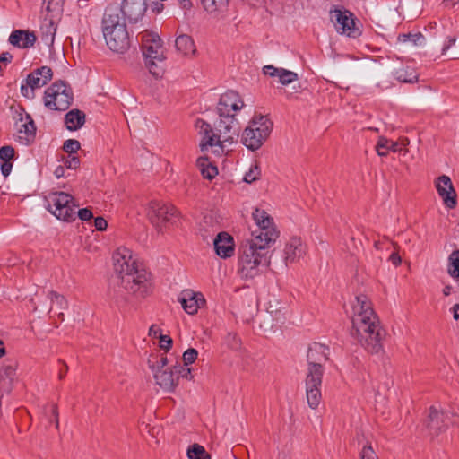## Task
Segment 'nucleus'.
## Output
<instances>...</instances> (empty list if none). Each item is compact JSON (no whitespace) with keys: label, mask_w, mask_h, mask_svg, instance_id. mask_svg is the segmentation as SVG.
I'll list each match as a JSON object with an SVG mask.
<instances>
[{"label":"nucleus","mask_w":459,"mask_h":459,"mask_svg":"<svg viewBox=\"0 0 459 459\" xmlns=\"http://www.w3.org/2000/svg\"><path fill=\"white\" fill-rule=\"evenodd\" d=\"M47 209L58 220L72 221L75 220V208L74 197L65 192H50L45 197Z\"/></svg>","instance_id":"6e6552de"},{"label":"nucleus","mask_w":459,"mask_h":459,"mask_svg":"<svg viewBox=\"0 0 459 459\" xmlns=\"http://www.w3.org/2000/svg\"><path fill=\"white\" fill-rule=\"evenodd\" d=\"M178 2L184 9L189 8L192 5L191 0H178Z\"/></svg>","instance_id":"e2e57ef3"},{"label":"nucleus","mask_w":459,"mask_h":459,"mask_svg":"<svg viewBox=\"0 0 459 459\" xmlns=\"http://www.w3.org/2000/svg\"><path fill=\"white\" fill-rule=\"evenodd\" d=\"M48 13H59L63 11L65 0H44Z\"/></svg>","instance_id":"ea45409f"},{"label":"nucleus","mask_w":459,"mask_h":459,"mask_svg":"<svg viewBox=\"0 0 459 459\" xmlns=\"http://www.w3.org/2000/svg\"><path fill=\"white\" fill-rule=\"evenodd\" d=\"M175 47L182 56H192L196 48L192 38L186 34H181L175 40Z\"/></svg>","instance_id":"cd10ccee"},{"label":"nucleus","mask_w":459,"mask_h":459,"mask_svg":"<svg viewBox=\"0 0 459 459\" xmlns=\"http://www.w3.org/2000/svg\"><path fill=\"white\" fill-rule=\"evenodd\" d=\"M80 143L74 139L66 140L63 145L64 151L69 154L75 153L80 149Z\"/></svg>","instance_id":"a19ab883"},{"label":"nucleus","mask_w":459,"mask_h":459,"mask_svg":"<svg viewBox=\"0 0 459 459\" xmlns=\"http://www.w3.org/2000/svg\"><path fill=\"white\" fill-rule=\"evenodd\" d=\"M359 443L362 446L359 452L360 459H378V456L372 446L371 440L363 435Z\"/></svg>","instance_id":"473e14b6"},{"label":"nucleus","mask_w":459,"mask_h":459,"mask_svg":"<svg viewBox=\"0 0 459 459\" xmlns=\"http://www.w3.org/2000/svg\"><path fill=\"white\" fill-rule=\"evenodd\" d=\"M103 35L108 47L114 52L123 53L130 46L129 35L126 25H118L115 29L104 30Z\"/></svg>","instance_id":"ddd939ff"},{"label":"nucleus","mask_w":459,"mask_h":459,"mask_svg":"<svg viewBox=\"0 0 459 459\" xmlns=\"http://www.w3.org/2000/svg\"><path fill=\"white\" fill-rule=\"evenodd\" d=\"M17 362L8 360L0 367V387L10 392L16 377Z\"/></svg>","instance_id":"a878e982"},{"label":"nucleus","mask_w":459,"mask_h":459,"mask_svg":"<svg viewBox=\"0 0 459 459\" xmlns=\"http://www.w3.org/2000/svg\"><path fill=\"white\" fill-rule=\"evenodd\" d=\"M226 343L232 350H238L240 346V340L234 333H229L226 336Z\"/></svg>","instance_id":"37998d69"},{"label":"nucleus","mask_w":459,"mask_h":459,"mask_svg":"<svg viewBox=\"0 0 459 459\" xmlns=\"http://www.w3.org/2000/svg\"><path fill=\"white\" fill-rule=\"evenodd\" d=\"M160 333H161L160 328L156 325H152L151 327L149 328V336L153 338H160Z\"/></svg>","instance_id":"603ef678"},{"label":"nucleus","mask_w":459,"mask_h":459,"mask_svg":"<svg viewBox=\"0 0 459 459\" xmlns=\"http://www.w3.org/2000/svg\"><path fill=\"white\" fill-rule=\"evenodd\" d=\"M141 37V48L146 67L155 77H160L163 74V63L165 61L164 48L161 39L154 32L144 30L139 34Z\"/></svg>","instance_id":"39448f33"},{"label":"nucleus","mask_w":459,"mask_h":459,"mask_svg":"<svg viewBox=\"0 0 459 459\" xmlns=\"http://www.w3.org/2000/svg\"><path fill=\"white\" fill-rule=\"evenodd\" d=\"M333 18L335 20L336 30L349 37L356 38L360 35L359 27L356 26L353 14L349 11H334Z\"/></svg>","instance_id":"f3484780"},{"label":"nucleus","mask_w":459,"mask_h":459,"mask_svg":"<svg viewBox=\"0 0 459 459\" xmlns=\"http://www.w3.org/2000/svg\"><path fill=\"white\" fill-rule=\"evenodd\" d=\"M459 3V0H443V4L447 8H453Z\"/></svg>","instance_id":"13d9d810"},{"label":"nucleus","mask_w":459,"mask_h":459,"mask_svg":"<svg viewBox=\"0 0 459 459\" xmlns=\"http://www.w3.org/2000/svg\"><path fill=\"white\" fill-rule=\"evenodd\" d=\"M79 164H80V160H79V158L76 156H72V157H70L69 160H67L65 161V166L68 169H76L79 166Z\"/></svg>","instance_id":"3c124183"},{"label":"nucleus","mask_w":459,"mask_h":459,"mask_svg":"<svg viewBox=\"0 0 459 459\" xmlns=\"http://www.w3.org/2000/svg\"><path fill=\"white\" fill-rule=\"evenodd\" d=\"M452 287L450 285L445 286L443 289V294L445 296H449L451 294Z\"/></svg>","instance_id":"338daca9"},{"label":"nucleus","mask_w":459,"mask_h":459,"mask_svg":"<svg viewBox=\"0 0 459 459\" xmlns=\"http://www.w3.org/2000/svg\"><path fill=\"white\" fill-rule=\"evenodd\" d=\"M323 376L318 374H307L306 377V392L308 406L315 410L321 403V385Z\"/></svg>","instance_id":"a211bd4d"},{"label":"nucleus","mask_w":459,"mask_h":459,"mask_svg":"<svg viewBox=\"0 0 459 459\" xmlns=\"http://www.w3.org/2000/svg\"><path fill=\"white\" fill-rule=\"evenodd\" d=\"M94 226L98 230L103 231L107 229L108 222L103 217H97L94 220Z\"/></svg>","instance_id":"8fccbe9b"},{"label":"nucleus","mask_w":459,"mask_h":459,"mask_svg":"<svg viewBox=\"0 0 459 459\" xmlns=\"http://www.w3.org/2000/svg\"><path fill=\"white\" fill-rule=\"evenodd\" d=\"M11 169H12V164L9 161H4V163H2L1 170H2V174L4 177H7L10 174Z\"/></svg>","instance_id":"5fc2aeb1"},{"label":"nucleus","mask_w":459,"mask_h":459,"mask_svg":"<svg viewBox=\"0 0 459 459\" xmlns=\"http://www.w3.org/2000/svg\"><path fill=\"white\" fill-rule=\"evenodd\" d=\"M196 167L199 169L202 176L207 179H212L218 174V169L206 157H199L196 160Z\"/></svg>","instance_id":"7c9ffc66"},{"label":"nucleus","mask_w":459,"mask_h":459,"mask_svg":"<svg viewBox=\"0 0 459 459\" xmlns=\"http://www.w3.org/2000/svg\"><path fill=\"white\" fill-rule=\"evenodd\" d=\"M455 37H447L446 40L444 42V45L442 47L441 54L446 55L447 51L455 45L456 42Z\"/></svg>","instance_id":"de8ad7c7"},{"label":"nucleus","mask_w":459,"mask_h":459,"mask_svg":"<svg viewBox=\"0 0 459 459\" xmlns=\"http://www.w3.org/2000/svg\"><path fill=\"white\" fill-rule=\"evenodd\" d=\"M42 35L41 39L42 40L48 44L50 45L54 41L55 33H56V28L54 27V23L52 21L48 22V24L41 27Z\"/></svg>","instance_id":"e433bc0d"},{"label":"nucleus","mask_w":459,"mask_h":459,"mask_svg":"<svg viewBox=\"0 0 459 459\" xmlns=\"http://www.w3.org/2000/svg\"><path fill=\"white\" fill-rule=\"evenodd\" d=\"M121 7L116 4L108 5L104 13L102 19V30H108L118 27V25H126L120 16Z\"/></svg>","instance_id":"393cba45"},{"label":"nucleus","mask_w":459,"mask_h":459,"mask_svg":"<svg viewBox=\"0 0 459 459\" xmlns=\"http://www.w3.org/2000/svg\"><path fill=\"white\" fill-rule=\"evenodd\" d=\"M398 143H400V149H401L402 147H405V146L409 145L410 141L408 138H401Z\"/></svg>","instance_id":"69168bd1"},{"label":"nucleus","mask_w":459,"mask_h":459,"mask_svg":"<svg viewBox=\"0 0 459 459\" xmlns=\"http://www.w3.org/2000/svg\"><path fill=\"white\" fill-rule=\"evenodd\" d=\"M37 37L33 31L16 30L9 36V43L19 48H29L34 46Z\"/></svg>","instance_id":"b1692460"},{"label":"nucleus","mask_w":459,"mask_h":459,"mask_svg":"<svg viewBox=\"0 0 459 459\" xmlns=\"http://www.w3.org/2000/svg\"><path fill=\"white\" fill-rule=\"evenodd\" d=\"M114 269L119 278V284L128 295L143 297L148 290V273L139 269L132 250L118 247L113 255Z\"/></svg>","instance_id":"7ed1b4c3"},{"label":"nucleus","mask_w":459,"mask_h":459,"mask_svg":"<svg viewBox=\"0 0 459 459\" xmlns=\"http://www.w3.org/2000/svg\"><path fill=\"white\" fill-rule=\"evenodd\" d=\"M389 261L395 266H398L401 262H402V258L401 256L398 255V253L396 252H394L390 255L389 256Z\"/></svg>","instance_id":"864d4df0"},{"label":"nucleus","mask_w":459,"mask_h":459,"mask_svg":"<svg viewBox=\"0 0 459 459\" xmlns=\"http://www.w3.org/2000/svg\"><path fill=\"white\" fill-rule=\"evenodd\" d=\"M65 123L69 131L78 130L85 123V114L79 109H73L65 115Z\"/></svg>","instance_id":"c85d7f7f"},{"label":"nucleus","mask_w":459,"mask_h":459,"mask_svg":"<svg viewBox=\"0 0 459 459\" xmlns=\"http://www.w3.org/2000/svg\"><path fill=\"white\" fill-rule=\"evenodd\" d=\"M178 301L187 314L194 315L204 305V299L201 293L186 290L181 292Z\"/></svg>","instance_id":"412c9836"},{"label":"nucleus","mask_w":459,"mask_h":459,"mask_svg":"<svg viewBox=\"0 0 459 459\" xmlns=\"http://www.w3.org/2000/svg\"><path fill=\"white\" fill-rule=\"evenodd\" d=\"M271 246L249 238L241 243L238 250V273L241 279L251 280L267 265V254Z\"/></svg>","instance_id":"20e7f679"},{"label":"nucleus","mask_w":459,"mask_h":459,"mask_svg":"<svg viewBox=\"0 0 459 459\" xmlns=\"http://www.w3.org/2000/svg\"><path fill=\"white\" fill-rule=\"evenodd\" d=\"M273 126V124L268 117L255 116L242 134L243 144L251 151L258 150L269 137Z\"/></svg>","instance_id":"423d86ee"},{"label":"nucleus","mask_w":459,"mask_h":459,"mask_svg":"<svg viewBox=\"0 0 459 459\" xmlns=\"http://www.w3.org/2000/svg\"><path fill=\"white\" fill-rule=\"evenodd\" d=\"M65 169L62 166H58L55 170V175L56 178H61L64 176Z\"/></svg>","instance_id":"052dcab7"},{"label":"nucleus","mask_w":459,"mask_h":459,"mask_svg":"<svg viewBox=\"0 0 459 459\" xmlns=\"http://www.w3.org/2000/svg\"><path fill=\"white\" fill-rule=\"evenodd\" d=\"M73 101V93L63 82H55L45 91L44 104L53 110H66Z\"/></svg>","instance_id":"1a4fd4ad"},{"label":"nucleus","mask_w":459,"mask_h":459,"mask_svg":"<svg viewBox=\"0 0 459 459\" xmlns=\"http://www.w3.org/2000/svg\"><path fill=\"white\" fill-rule=\"evenodd\" d=\"M398 42L403 44L411 43L412 46H421L425 42V38L420 32L400 34L397 38Z\"/></svg>","instance_id":"72a5a7b5"},{"label":"nucleus","mask_w":459,"mask_h":459,"mask_svg":"<svg viewBox=\"0 0 459 459\" xmlns=\"http://www.w3.org/2000/svg\"><path fill=\"white\" fill-rule=\"evenodd\" d=\"M12 59V56L9 53H2L0 55V62H10Z\"/></svg>","instance_id":"bf43d9fd"},{"label":"nucleus","mask_w":459,"mask_h":459,"mask_svg":"<svg viewBox=\"0 0 459 459\" xmlns=\"http://www.w3.org/2000/svg\"><path fill=\"white\" fill-rule=\"evenodd\" d=\"M394 77L401 82L413 83L418 81V74L411 66H402L394 71Z\"/></svg>","instance_id":"2f4dec72"},{"label":"nucleus","mask_w":459,"mask_h":459,"mask_svg":"<svg viewBox=\"0 0 459 459\" xmlns=\"http://www.w3.org/2000/svg\"><path fill=\"white\" fill-rule=\"evenodd\" d=\"M329 348L322 343H313L307 351L308 368L307 374L316 373L323 376L324 369L322 363L328 359Z\"/></svg>","instance_id":"4468645a"},{"label":"nucleus","mask_w":459,"mask_h":459,"mask_svg":"<svg viewBox=\"0 0 459 459\" xmlns=\"http://www.w3.org/2000/svg\"><path fill=\"white\" fill-rule=\"evenodd\" d=\"M185 370L181 364H177L171 368L157 370L153 372L155 382L163 390L172 392L178 384L182 371Z\"/></svg>","instance_id":"2eb2a0df"},{"label":"nucleus","mask_w":459,"mask_h":459,"mask_svg":"<svg viewBox=\"0 0 459 459\" xmlns=\"http://www.w3.org/2000/svg\"><path fill=\"white\" fill-rule=\"evenodd\" d=\"M14 155V150L11 146H3L0 148V159L4 161H9Z\"/></svg>","instance_id":"c03bdc74"},{"label":"nucleus","mask_w":459,"mask_h":459,"mask_svg":"<svg viewBox=\"0 0 459 459\" xmlns=\"http://www.w3.org/2000/svg\"><path fill=\"white\" fill-rule=\"evenodd\" d=\"M245 103L240 95L235 91H227L223 93L217 105L219 120L215 124V131L210 124L204 119L195 120V127L203 136L200 149L205 152L208 147H213V152L221 156L226 150V143L232 144L234 138L239 132V122L236 118V112L241 110Z\"/></svg>","instance_id":"f257e3e1"},{"label":"nucleus","mask_w":459,"mask_h":459,"mask_svg":"<svg viewBox=\"0 0 459 459\" xmlns=\"http://www.w3.org/2000/svg\"><path fill=\"white\" fill-rule=\"evenodd\" d=\"M435 187L444 205L447 209H455L457 205V194L451 178L446 175L439 176L435 181Z\"/></svg>","instance_id":"dca6fc26"},{"label":"nucleus","mask_w":459,"mask_h":459,"mask_svg":"<svg viewBox=\"0 0 459 459\" xmlns=\"http://www.w3.org/2000/svg\"><path fill=\"white\" fill-rule=\"evenodd\" d=\"M52 413L56 417V427L58 428L59 422H58V419H57L58 412H57L56 405H53V407H52Z\"/></svg>","instance_id":"0e129e2a"},{"label":"nucleus","mask_w":459,"mask_h":459,"mask_svg":"<svg viewBox=\"0 0 459 459\" xmlns=\"http://www.w3.org/2000/svg\"><path fill=\"white\" fill-rule=\"evenodd\" d=\"M59 363L62 365V368L58 372V378L62 380L68 371V366L62 360H59Z\"/></svg>","instance_id":"6e6d98bb"},{"label":"nucleus","mask_w":459,"mask_h":459,"mask_svg":"<svg viewBox=\"0 0 459 459\" xmlns=\"http://www.w3.org/2000/svg\"><path fill=\"white\" fill-rule=\"evenodd\" d=\"M147 6V0H122L121 11L129 22H137L143 17Z\"/></svg>","instance_id":"6ab92c4d"},{"label":"nucleus","mask_w":459,"mask_h":459,"mask_svg":"<svg viewBox=\"0 0 459 459\" xmlns=\"http://www.w3.org/2000/svg\"><path fill=\"white\" fill-rule=\"evenodd\" d=\"M306 254V247L300 238H290L283 248L285 265L298 262Z\"/></svg>","instance_id":"aec40b11"},{"label":"nucleus","mask_w":459,"mask_h":459,"mask_svg":"<svg viewBox=\"0 0 459 459\" xmlns=\"http://www.w3.org/2000/svg\"><path fill=\"white\" fill-rule=\"evenodd\" d=\"M263 71L265 75L277 77L279 79V82L282 85H288L299 80L297 73L284 68L274 67L272 65L264 66Z\"/></svg>","instance_id":"bb28decb"},{"label":"nucleus","mask_w":459,"mask_h":459,"mask_svg":"<svg viewBox=\"0 0 459 459\" xmlns=\"http://www.w3.org/2000/svg\"><path fill=\"white\" fill-rule=\"evenodd\" d=\"M198 356V351L194 348L187 349L183 353V361L186 366L194 363Z\"/></svg>","instance_id":"79ce46f5"},{"label":"nucleus","mask_w":459,"mask_h":459,"mask_svg":"<svg viewBox=\"0 0 459 459\" xmlns=\"http://www.w3.org/2000/svg\"><path fill=\"white\" fill-rule=\"evenodd\" d=\"M160 347L169 351L172 346V339L169 335L160 333Z\"/></svg>","instance_id":"a18cd8bd"},{"label":"nucleus","mask_w":459,"mask_h":459,"mask_svg":"<svg viewBox=\"0 0 459 459\" xmlns=\"http://www.w3.org/2000/svg\"><path fill=\"white\" fill-rule=\"evenodd\" d=\"M252 218L256 228L251 231L248 238L261 244L272 246L279 238V230H277L273 219L263 209L255 208L252 212Z\"/></svg>","instance_id":"0eeeda50"},{"label":"nucleus","mask_w":459,"mask_h":459,"mask_svg":"<svg viewBox=\"0 0 459 459\" xmlns=\"http://www.w3.org/2000/svg\"><path fill=\"white\" fill-rule=\"evenodd\" d=\"M261 177V169L257 163L252 164L249 170L246 172L243 180L246 183L251 184L258 180Z\"/></svg>","instance_id":"58836bf2"},{"label":"nucleus","mask_w":459,"mask_h":459,"mask_svg":"<svg viewBox=\"0 0 459 459\" xmlns=\"http://www.w3.org/2000/svg\"><path fill=\"white\" fill-rule=\"evenodd\" d=\"M52 70L48 66H42L30 74L25 82L21 85V93L27 99L35 97L34 91L46 85L52 78Z\"/></svg>","instance_id":"f8f14e48"},{"label":"nucleus","mask_w":459,"mask_h":459,"mask_svg":"<svg viewBox=\"0 0 459 459\" xmlns=\"http://www.w3.org/2000/svg\"><path fill=\"white\" fill-rule=\"evenodd\" d=\"M453 314H454V318L455 320H458L459 319V304H455L453 308Z\"/></svg>","instance_id":"680f3d73"},{"label":"nucleus","mask_w":459,"mask_h":459,"mask_svg":"<svg viewBox=\"0 0 459 459\" xmlns=\"http://www.w3.org/2000/svg\"><path fill=\"white\" fill-rule=\"evenodd\" d=\"M376 151L379 156L385 157L389 152H396L400 151V143L381 136L377 143Z\"/></svg>","instance_id":"c756f323"},{"label":"nucleus","mask_w":459,"mask_h":459,"mask_svg":"<svg viewBox=\"0 0 459 459\" xmlns=\"http://www.w3.org/2000/svg\"><path fill=\"white\" fill-rule=\"evenodd\" d=\"M5 353V349L4 347V343L2 341H0V358L4 356Z\"/></svg>","instance_id":"774afa93"},{"label":"nucleus","mask_w":459,"mask_h":459,"mask_svg":"<svg viewBox=\"0 0 459 459\" xmlns=\"http://www.w3.org/2000/svg\"><path fill=\"white\" fill-rule=\"evenodd\" d=\"M229 0H201L202 5L208 13H213L223 11Z\"/></svg>","instance_id":"f704fd0d"},{"label":"nucleus","mask_w":459,"mask_h":459,"mask_svg":"<svg viewBox=\"0 0 459 459\" xmlns=\"http://www.w3.org/2000/svg\"><path fill=\"white\" fill-rule=\"evenodd\" d=\"M446 419L447 416L444 412L431 407L426 423L429 433L431 435H437L443 431L447 427Z\"/></svg>","instance_id":"5701e85b"},{"label":"nucleus","mask_w":459,"mask_h":459,"mask_svg":"<svg viewBox=\"0 0 459 459\" xmlns=\"http://www.w3.org/2000/svg\"><path fill=\"white\" fill-rule=\"evenodd\" d=\"M117 302H126L127 301V298L124 295V293L122 292L121 290H118L117 291Z\"/></svg>","instance_id":"4d7b16f0"},{"label":"nucleus","mask_w":459,"mask_h":459,"mask_svg":"<svg viewBox=\"0 0 459 459\" xmlns=\"http://www.w3.org/2000/svg\"><path fill=\"white\" fill-rule=\"evenodd\" d=\"M48 299L52 303V307L56 306L58 309L64 310L67 308V301L63 295L58 294L56 291H50L48 295ZM53 307L50 308L52 310Z\"/></svg>","instance_id":"4c0bfd02"},{"label":"nucleus","mask_w":459,"mask_h":459,"mask_svg":"<svg viewBox=\"0 0 459 459\" xmlns=\"http://www.w3.org/2000/svg\"><path fill=\"white\" fill-rule=\"evenodd\" d=\"M77 215L82 221H89L93 217L92 212L88 208L80 209Z\"/></svg>","instance_id":"09e8293b"},{"label":"nucleus","mask_w":459,"mask_h":459,"mask_svg":"<svg viewBox=\"0 0 459 459\" xmlns=\"http://www.w3.org/2000/svg\"><path fill=\"white\" fill-rule=\"evenodd\" d=\"M150 368L152 372L157 370H164L165 367L168 364V359L167 357H161L158 361H156L155 364H151V361L149 360Z\"/></svg>","instance_id":"49530a36"},{"label":"nucleus","mask_w":459,"mask_h":459,"mask_svg":"<svg viewBox=\"0 0 459 459\" xmlns=\"http://www.w3.org/2000/svg\"><path fill=\"white\" fill-rule=\"evenodd\" d=\"M148 216L151 223L158 231L173 224L178 217V211L174 205L160 201H152L149 204Z\"/></svg>","instance_id":"9b49d317"},{"label":"nucleus","mask_w":459,"mask_h":459,"mask_svg":"<svg viewBox=\"0 0 459 459\" xmlns=\"http://www.w3.org/2000/svg\"><path fill=\"white\" fill-rule=\"evenodd\" d=\"M351 337L368 352L377 354L383 351L385 331L374 312L369 299L359 294L352 304Z\"/></svg>","instance_id":"f03ea898"},{"label":"nucleus","mask_w":459,"mask_h":459,"mask_svg":"<svg viewBox=\"0 0 459 459\" xmlns=\"http://www.w3.org/2000/svg\"><path fill=\"white\" fill-rule=\"evenodd\" d=\"M13 119L17 130V139L20 143L28 145L36 136V126L31 117L21 106L11 107Z\"/></svg>","instance_id":"9d476101"},{"label":"nucleus","mask_w":459,"mask_h":459,"mask_svg":"<svg viewBox=\"0 0 459 459\" xmlns=\"http://www.w3.org/2000/svg\"><path fill=\"white\" fill-rule=\"evenodd\" d=\"M216 254L221 258H228L234 254L233 238L227 232L219 233L213 241Z\"/></svg>","instance_id":"4be33fe9"},{"label":"nucleus","mask_w":459,"mask_h":459,"mask_svg":"<svg viewBox=\"0 0 459 459\" xmlns=\"http://www.w3.org/2000/svg\"><path fill=\"white\" fill-rule=\"evenodd\" d=\"M188 459H211L204 447L199 444L191 445L186 452Z\"/></svg>","instance_id":"c9c22d12"}]
</instances>
